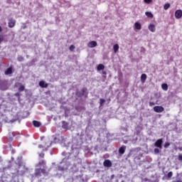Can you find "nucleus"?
Segmentation results:
<instances>
[{
    "label": "nucleus",
    "mask_w": 182,
    "mask_h": 182,
    "mask_svg": "<svg viewBox=\"0 0 182 182\" xmlns=\"http://www.w3.org/2000/svg\"><path fill=\"white\" fill-rule=\"evenodd\" d=\"M50 169L48 168V166H44L43 168H37L35 169L34 176L35 177H42V174L44 176H49Z\"/></svg>",
    "instance_id": "f257e3e1"
},
{
    "label": "nucleus",
    "mask_w": 182,
    "mask_h": 182,
    "mask_svg": "<svg viewBox=\"0 0 182 182\" xmlns=\"http://www.w3.org/2000/svg\"><path fill=\"white\" fill-rule=\"evenodd\" d=\"M154 146L158 147L160 149H163V139L156 140V141L154 143Z\"/></svg>",
    "instance_id": "f03ea898"
},
{
    "label": "nucleus",
    "mask_w": 182,
    "mask_h": 182,
    "mask_svg": "<svg viewBox=\"0 0 182 182\" xmlns=\"http://www.w3.org/2000/svg\"><path fill=\"white\" fill-rule=\"evenodd\" d=\"M154 111L156 112V113H163V112H164V107L162 106H155Z\"/></svg>",
    "instance_id": "7ed1b4c3"
},
{
    "label": "nucleus",
    "mask_w": 182,
    "mask_h": 182,
    "mask_svg": "<svg viewBox=\"0 0 182 182\" xmlns=\"http://www.w3.org/2000/svg\"><path fill=\"white\" fill-rule=\"evenodd\" d=\"M182 17V11L181 10H176L175 11V18H176V19H181V18Z\"/></svg>",
    "instance_id": "20e7f679"
},
{
    "label": "nucleus",
    "mask_w": 182,
    "mask_h": 182,
    "mask_svg": "<svg viewBox=\"0 0 182 182\" xmlns=\"http://www.w3.org/2000/svg\"><path fill=\"white\" fill-rule=\"evenodd\" d=\"M88 48H96L97 46V42L95 41H90L87 44Z\"/></svg>",
    "instance_id": "39448f33"
},
{
    "label": "nucleus",
    "mask_w": 182,
    "mask_h": 182,
    "mask_svg": "<svg viewBox=\"0 0 182 182\" xmlns=\"http://www.w3.org/2000/svg\"><path fill=\"white\" fill-rule=\"evenodd\" d=\"M103 166L104 167H112V161L109 159H106L103 162Z\"/></svg>",
    "instance_id": "423d86ee"
},
{
    "label": "nucleus",
    "mask_w": 182,
    "mask_h": 182,
    "mask_svg": "<svg viewBox=\"0 0 182 182\" xmlns=\"http://www.w3.org/2000/svg\"><path fill=\"white\" fill-rule=\"evenodd\" d=\"M42 166H43V167L44 166H46L44 160H41L37 164H36V167H42Z\"/></svg>",
    "instance_id": "0eeeda50"
},
{
    "label": "nucleus",
    "mask_w": 182,
    "mask_h": 182,
    "mask_svg": "<svg viewBox=\"0 0 182 182\" xmlns=\"http://www.w3.org/2000/svg\"><path fill=\"white\" fill-rule=\"evenodd\" d=\"M16 21L14 19H10L9 21V28H14L15 26Z\"/></svg>",
    "instance_id": "6e6552de"
},
{
    "label": "nucleus",
    "mask_w": 182,
    "mask_h": 182,
    "mask_svg": "<svg viewBox=\"0 0 182 182\" xmlns=\"http://www.w3.org/2000/svg\"><path fill=\"white\" fill-rule=\"evenodd\" d=\"M39 86L43 88V87H48L49 85L48 83H46L45 81L41 80L39 82Z\"/></svg>",
    "instance_id": "1a4fd4ad"
},
{
    "label": "nucleus",
    "mask_w": 182,
    "mask_h": 182,
    "mask_svg": "<svg viewBox=\"0 0 182 182\" xmlns=\"http://www.w3.org/2000/svg\"><path fill=\"white\" fill-rule=\"evenodd\" d=\"M126 151V146H122L119 149V154H124V152Z\"/></svg>",
    "instance_id": "9d476101"
},
{
    "label": "nucleus",
    "mask_w": 182,
    "mask_h": 182,
    "mask_svg": "<svg viewBox=\"0 0 182 182\" xmlns=\"http://www.w3.org/2000/svg\"><path fill=\"white\" fill-rule=\"evenodd\" d=\"M149 30L151 32H156V26H154V24H150L149 26Z\"/></svg>",
    "instance_id": "9b49d317"
},
{
    "label": "nucleus",
    "mask_w": 182,
    "mask_h": 182,
    "mask_svg": "<svg viewBox=\"0 0 182 182\" xmlns=\"http://www.w3.org/2000/svg\"><path fill=\"white\" fill-rule=\"evenodd\" d=\"M146 79H147V75H146V74H142V75H141V82L142 83H145Z\"/></svg>",
    "instance_id": "f8f14e48"
},
{
    "label": "nucleus",
    "mask_w": 182,
    "mask_h": 182,
    "mask_svg": "<svg viewBox=\"0 0 182 182\" xmlns=\"http://www.w3.org/2000/svg\"><path fill=\"white\" fill-rule=\"evenodd\" d=\"M134 26H135V29H137L138 31H140V29H141V24H140V23L139 22H136L134 23Z\"/></svg>",
    "instance_id": "ddd939ff"
},
{
    "label": "nucleus",
    "mask_w": 182,
    "mask_h": 182,
    "mask_svg": "<svg viewBox=\"0 0 182 182\" xmlns=\"http://www.w3.org/2000/svg\"><path fill=\"white\" fill-rule=\"evenodd\" d=\"M5 75H12V67H10L6 69V70L4 73Z\"/></svg>",
    "instance_id": "4468645a"
},
{
    "label": "nucleus",
    "mask_w": 182,
    "mask_h": 182,
    "mask_svg": "<svg viewBox=\"0 0 182 182\" xmlns=\"http://www.w3.org/2000/svg\"><path fill=\"white\" fill-rule=\"evenodd\" d=\"M161 87L165 92H166V90H168V85H167V83H163L161 85Z\"/></svg>",
    "instance_id": "2eb2a0df"
},
{
    "label": "nucleus",
    "mask_w": 182,
    "mask_h": 182,
    "mask_svg": "<svg viewBox=\"0 0 182 182\" xmlns=\"http://www.w3.org/2000/svg\"><path fill=\"white\" fill-rule=\"evenodd\" d=\"M119 44H115L113 46V49H114V53H117V52L119 51Z\"/></svg>",
    "instance_id": "dca6fc26"
},
{
    "label": "nucleus",
    "mask_w": 182,
    "mask_h": 182,
    "mask_svg": "<svg viewBox=\"0 0 182 182\" xmlns=\"http://www.w3.org/2000/svg\"><path fill=\"white\" fill-rule=\"evenodd\" d=\"M105 69V65L99 64L97 67V70H103Z\"/></svg>",
    "instance_id": "f3484780"
},
{
    "label": "nucleus",
    "mask_w": 182,
    "mask_h": 182,
    "mask_svg": "<svg viewBox=\"0 0 182 182\" xmlns=\"http://www.w3.org/2000/svg\"><path fill=\"white\" fill-rule=\"evenodd\" d=\"M86 93V89L85 88H82L80 91V92L79 93L78 96L82 97V96H85V94Z\"/></svg>",
    "instance_id": "a211bd4d"
},
{
    "label": "nucleus",
    "mask_w": 182,
    "mask_h": 182,
    "mask_svg": "<svg viewBox=\"0 0 182 182\" xmlns=\"http://www.w3.org/2000/svg\"><path fill=\"white\" fill-rule=\"evenodd\" d=\"M33 124L34 127H41V122L38 121H33Z\"/></svg>",
    "instance_id": "6ab92c4d"
},
{
    "label": "nucleus",
    "mask_w": 182,
    "mask_h": 182,
    "mask_svg": "<svg viewBox=\"0 0 182 182\" xmlns=\"http://www.w3.org/2000/svg\"><path fill=\"white\" fill-rule=\"evenodd\" d=\"M145 15L148 18H153V14H151V12H150V11H146Z\"/></svg>",
    "instance_id": "aec40b11"
},
{
    "label": "nucleus",
    "mask_w": 182,
    "mask_h": 182,
    "mask_svg": "<svg viewBox=\"0 0 182 182\" xmlns=\"http://www.w3.org/2000/svg\"><path fill=\"white\" fill-rule=\"evenodd\" d=\"M68 126H69V124L65 121L63 122V129H68Z\"/></svg>",
    "instance_id": "412c9836"
},
{
    "label": "nucleus",
    "mask_w": 182,
    "mask_h": 182,
    "mask_svg": "<svg viewBox=\"0 0 182 182\" xmlns=\"http://www.w3.org/2000/svg\"><path fill=\"white\" fill-rule=\"evenodd\" d=\"M106 100L103 98L100 99V106H103V103H105Z\"/></svg>",
    "instance_id": "4be33fe9"
},
{
    "label": "nucleus",
    "mask_w": 182,
    "mask_h": 182,
    "mask_svg": "<svg viewBox=\"0 0 182 182\" xmlns=\"http://www.w3.org/2000/svg\"><path fill=\"white\" fill-rule=\"evenodd\" d=\"M23 90H25V86L21 85L18 88V92H23Z\"/></svg>",
    "instance_id": "5701e85b"
},
{
    "label": "nucleus",
    "mask_w": 182,
    "mask_h": 182,
    "mask_svg": "<svg viewBox=\"0 0 182 182\" xmlns=\"http://www.w3.org/2000/svg\"><path fill=\"white\" fill-rule=\"evenodd\" d=\"M168 8H170V4H166L164 6V9H165V11H167V9H168Z\"/></svg>",
    "instance_id": "b1692460"
},
{
    "label": "nucleus",
    "mask_w": 182,
    "mask_h": 182,
    "mask_svg": "<svg viewBox=\"0 0 182 182\" xmlns=\"http://www.w3.org/2000/svg\"><path fill=\"white\" fill-rule=\"evenodd\" d=\"M17 60H18V62H23V58L21 55H18Z\"/></svg>",
    "instance_id": "393cba45"
},
{
    "label": "nucleus",
    "mask_w": 182,
    "mask_h": 182,
    "mask_svg": "<svg viewBox=\"0 0 182 182\" xmlns=\"http://www.w3.org/2000/svg\"><path fill=\"white\" fill-rule=\"evenodd\" d=\"M166 176L168 177V178H171V177H173V172H168Z\"/></svg>",
    "instance_id": "a878e982"
},
{
    "label": "nucleus",
    "mask_w": 182,
    "mask_h": 182,
    "mask_svg": "<svg viewBox=\"0 0 182 182\" xmlns=\"http://www.w3.org/2000/svg\"><path fill=\"white\" fill-rule=\"evenodd\" d=\"M169 146H170V142H166L165 144L164 145V149H168Z\"/></svg>",
    "instance_id": "bb28decb"
},
{
    "label": "nucleus",
    "mask_w": 182,
    "mask_h": 182,
    "mask_svg": "<svg viewBox=\"0 0 182 182\" xmlns=\"http://www.w3.org/2000/svg\"><path fill=\"white\" fill-rule=\"evenodd\" d=\"M155 154H159V153H160V149L155 148L154 150Z\"/></svg>",
    "instance_id": "cd10ccee"
},
{
    "label": "nucleus",
    "mask_w": 182,
    "mask_h": 182,
    "mask_svg": "<svg viewBox=\"0 0 182 182\" xmlns=\"http://www.w3.org/2000/svg\"><path fill=\"white\" fill-rule=\"evenodd\" d=\"M145 4H151L153 2V0H144Z\"/></svg>",
    "instance_id": "c85d7f7f"
},
{
    "label": "nucleus",
    "mask_w": 182,
    "mask_h": 182,
    "mask_svg": "<svg viewBox=\"0 0 182 182\" xmlns=\"http://www.w3.org/2000/svg\"><path fill=\"white\" fill-rule=\"evenodd\" d=\"M74 50H75V46L71 45V46H70V50L73 51Z\"/></svg>",
    "instance_id": "c756f323"
},
{
    "label": "nucleus",
    "mask_w": 182,
    "mask_h": 182,
    "mask_svg": "<svg viewBox=\"0 0 182 182\" xmlns=\"http://www.w3.org/2000/svg\"><path fill=\"white\" fill-rule=\"evenodd\" d=\"M39 149H43V150H48V148H44L42 145H38Z\"/></svg>",
    "instance_id": "7c9ffc66"
},
{
    "label": "nucleus",
    "mask_w": 182,
    "mask_h": 182,
    "mask_svg": "<svg viewBox=\"0 0 182 182\" xmlns=\"http://www.w3.org/2000/svg\"><path fill=\"white\" fill-rule=\"evenodd\" d=\"M2 42H4V36L0 35V43H1Z\"/></svg>",
    "instance_id": "2f4dec72"
},
{
    "label": "nucleus",
    "mask_w": 182,
    "mask_h": 182,
    "mask_svg": "<svg viewBox=\"0 0 182 182\" xmlns=\"http://www.w3.org/2000/svg\"><path fill=\"white\" fill-rule=\"evenodd\" d=\"M39 157H41V159H43V157H45V154L43 153L39 154Z\"/></svg>",
    "instance_id": "473e14b6"
},
{
    "label": "nucleus",
    "mask_w": 182,
    "mask_h": 182,
    "mask_svg": "<svg viewBox=\"0 0 182 182\" xmlns=\"http://www.w3.org/2000/svg\"><path fill=\"white\" fill-rule=\"evenodd\" d=\"M14 95L16 96V97H19L21 96V93L16 92Z\"/></svg>",
    "instance_id": "72a5a7b5"
},
{
    "label": "nucleus",
    "mask_w": 182,
    "mask_h": 182,
    "mask_svg": "<svg viewBox=\"0 0 182 182\" xmlns=\"http://www.w3.org/2000/svg\"><path fill=\"white\" fill-rule=\"evenodd\" d=\"M154 105H156V103H154V102H149V106H154Z\"/></svg>",
    "instance_id": "f704fd0d"
},
{
    "label": "nucleus",
    "mask_w": 182,
    "mask_h": 182,
    "mask_svg": "<svg viewBox=\"0 0 182 182\" xmlns=\"http://www.w3.org/2000/svg\"><path fill=\"white\" fill-rule=\"evenodd\" d=\"M178 160H179L180 161H182V155H179V156H178Z\"/></svg>",
    "instance_id": "c9c22d12"
},
{
    "label": "nucleus",
    "mask_w": 182,
    "mask_h": 182,
    "mask_svg": "<svg viewBox=\"0 0 182 182\" xmlns=\"http://www.w3.org/2000/svg\"><path fill=\"white\" fill-rule=\"evenodd\" d=\"M113 178H114V174H112V175L111 176V180H113Z\"/></svg>",
    "instance_id": "e433bc0d"
},
{
    "label": "nucleus",
    "mask_w": 182,
    "mask_h": 182,
    "mask_svg": "<svg viewBox=\"0 0 182 182\" xmlns=\"http://www.w3.org/2000/svg\"><path fill=\"white\" fill-rule=\"evenodd\" d=\"M102 75H107V73L106 71H102Z\"/></svg>",
    "instance_id": "4c0bfd02"
},
{
    "label": "nucleus",
    "mask_w": 182,
    "mask_h": 182,
    "mask_svg": "<svg viewBox=\"0 0 182 182\" xmlns=\"http://www.w3.org/2000/svg\"><path fill=\"white\" fill-rule=\"evenodd\" d=\"M173 182H181V180H178V181H173Z\"/></svg>",
    "instance_id": "58836bf2"
},
{
    "label": "nucleus",
    "mask_w": 182,
    "mask_h": 182,
    "mask_svg": "<svg viewBox=\"0 0 182 182\" xmlns=\"http://www.w3.org/2000/svg\"><path fill=\"white\" fill-rule=\"evenodd\" d=\"M0 32H2V27L0 26Z\"/></svg>",
    "instance_id": "ea45409f"
}]
</instances>
